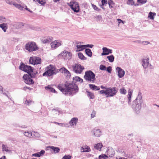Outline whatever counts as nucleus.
I'll return each instance as SVG.
<instances>
[{
  "instance_id": "obj_1",
  "label": "nucleus",
  "mask_w": 159,
  "mask_h": 159,
  "mask_svg": "<svg viewBox=\"0 0 159 159\" xmlns=\"http://www.w3.org/2000/svg\"><path fill=\"white\" fill-rule=\"evenodd\" d=\"M65 86L66 88V94L71 95L77 92L78 90L77 85L73 83L69 84L67 85L65 84Z\"/></svg>"
},
{
  "instance_id": "obj_2",
  "label": "nucleus",
  "mask_w": 159,
  "mask_h": 159,
  "mask_svg": "<svg viewBox=\"0 0 159 159\" xmlns=\"http://www.w3.org/2000/svg\"><path fill=\"white\" fill-rule=\"evenodd\" d=\"M46 71L43 74V76L50 77L56 74L58 72V70H56L55 67L52 65H50L46 67Z\"/></svg>"
},
{
  "instance_id": "obj_3",
  "label": "nucleus",
  "mask_w": 159,
  "mask_h": 159,
  "mask_svg": "<svg viewBox=\"0 0 159 159\" xmlns=\"http://www.w3.org/2000/svg\"><path fill=\"white\" fill-rule=\"evenodd\" d=\"M84 79L87 81L94 83L96 80L95 74L91 70H88L85 72Z\"/></svg>"
},
{
  "instance_id": "obj_4",
  "label": "nucleus",
  "mask_w": 159,
  "mask_h": 159,
  "mask_svg": "<svg viewBox=\"0 0 159 159\" xmlns=\"http://www.w3.org/2000/svg\"><path fill=\"white\" fill-rule=\"evenodd\" d=\"M20 69L28 73L30 75L33 72V69L30 66L25 65L23 63H21L19 67Z\"/></svg>"
},
{
  "instance_id": "obj_5",
  "label": "nucleus",
  "mask_w": 159,
  "mask_h": 159,
  "mask_svg": "<svg viewBox=\"0 0 159 159\" xmlns=\"http://www.w3.org/2000/svg\"><path fill=\"white\" fill-rule=\"evenodd\" d=\"M73 71L76 74H81L84 67L79 64L75 63L72 66Z\"/></svg>"
},
{
  "instance_id": "obj_6",
  "label": "nucleus",
  "mask_w": 159,
  "mask_h": 159,
  "mask_svg": "<svg viewBox=\"0 0 159 159\" xmlns=\"http://www.w3.org/2000/svg\"><path fill=\"white\" fill-rule=\"evenodd\" d=\"M106 95L107 97H111L115 95L116 93L117 90L116 88H107L106 89Z\"/></svg>"
},
{
  "instance_id": "obj_7",
  "label": "nucleus",
  "mask_w": 159,
  "mask_h": 159,
  "mask_svg": "<svg viewBox=\"0 0 159 159\" xmlns=\"http://www.w3.org/2000/svg\"><path fill=\"white\" fill-rule=\"evenodd\" d=\"M25 49L30 52L36 50L37 47L36 44L33 42H29L25 46Z\"/></svg>"
},
{
  "instance_id": "obj_8",
  "label": "nucleus",
  "mask_w": 159,
  "mask_h": 159,
  "mask_svg": "<svg viewBox=\"0 0 159 159\" xmlns=\"http://www.w3.org/2000/svg\"><path fill=\"white\" fill-rule=\"evenodd\" d=\"M29 62L30 64L34 65L40 64L41 63V60L39 57H30Z\"/></svg>"
},
{
  "instance_id": "obj_9",
  "label": "nucleus",
  "mask_w": 159,
  "mask_h": 159,
  "mask_svg": "<svg viewBox=\"0 0 159 159\" xmlns=\"http://www.w3.org/2000/svg\"><path fill=\"white\" fill-rule=\"evenodd\" d=\"M69 6L75 12H77L80 10V7L78 2H71Z\"/></svg>"
},
{
  "instance_id": "obj_10",
  "label": "nucleus",
  "mask_w": 159,
  "mask_h": 159,
  "mask_svg": "<svg viewBox=\"0 0 159 159\" xmlns=\"http://www.w3.org/2000/svg\"><path fill=\"white\" fill-rule=\"evenodd\" d=\"M139 102H138V99L136 98L134 101V104L132 105L133 108L135 109V111H138L141 109V101H139Z\"/></svg>"
},
{
  "instance_id": "obj_11",
  "label": "nucleus",
  "mask_w": 159,
  "mask_h": 159,
  "mask_svg": "<svg viewBox=\"0 0 159 159\" xmlns=\"http://www.w3.org/2000/svg\"><path fill=\"white\" fill-rule=\"evenodd\" d=\"M24 82L26 84L31 85L34 84V82L27 74H25L23 76Z\"/></svg>"
},
{
  "instance_id": "obj_12",
  "label": "nucleus",
  "mask_w": 159,
  "mask_h": 159,
  "mask_svg": "<svg viewBox=\"0 0 159 159\" xmlns=\"http://www.w3.org/2000/svg\"><path fill=\"white\" fill-rule=\"evenodd\" d=\"M61 54L62 56L65 59H69L71 58V54L70 52L65 51L62 52Z\"/></svg>"
},
{
  "instance_id": "obj_13",
  "label": "nucleus",
  "mask_w": 159,
  "mask_h": 159,
  "mask_svg": "<svg viewBox=\"0 0 159 159\" xmlns=\"http://www.w3.org/2000/svg\"><path fill=\"white\" fill-rule=\"evenodd\" d=\"M61 41L55 40L51 43V47L53 49H56L61 45Z\"/></svg>"
},
{
  "instance_id": "obj_14",
  "label": "nucleus",
  "mask_w": 159,
  "mask_h": 159,
  "mask_svg": "<svg viewBox=\"0 0 159 159\" xmlns=\"http://www.w3.org/2000/svg\"><path fill=\"white\" fill-rule=\"evenodd\" d=\"M116 71L118 73V75L120 78H121L124 76L125 75L124 71L122 69L120 68L117 67L116 69Z\"/></svg>"
},
{
  "instance_id": "obj_15",
  "label": "nucleus",
  "mask_w": 159,
  "mask_h": 159,
  "mask_svg": "<svg viewBox=\"0 0 159 159\" xmlns=\"http://www.w3.org/2000/svg\"><path fill=\"white\" fill-rule=\"evenodd\" d=\"M103 52L102 53V55H107L109 53H112L111 50L108 49L106 47H104L102 48Z\"/></svg>"
},
{
  "instance_id": "obj_16",
  "label": "nucleus",
  "mask_w": 159,
  "mask_h": 159,
  "mask_svg": "<svg viewBox=\"0 0 159 159\" xmlns=\"http://www.w3.org/2000/svg\"><path fill=\"white\" fill-rule=\"evenodd\" d=\"M142 66L145 68H147L149 65V63L148 62V58L146 57L145 58L143 59L142 61Z\"/></svg>"
},
{
  "instance_id": "obj_17",
  "label": "nucleus",
  "mask_w": 159,
  "mask_h": 159,
  "mask_svg": "<svg viewBox=\"0 0 159 159\" xmlns=\"http://www.w3.org/2000/svg\"><path fill=\"white\" fill-rule=\"evenodd\" d=\"M78 120V118L77 117L73 118L69 122L70 125L71 126H75Z\"/></svg>"
},
{
  "instance_id": "obj_18",
  "label": "nucleus",
  "mask_w": 159,
  "mask_h": 159,
  "mask_svg": "<svg viewBox=\"0 0 159 159\" xmlns=\"http://www.w3.org/2000/svg\"><path fill=\"white\" fill-rule=\"evenodd\" d=\"M57 88L61 91L63 93L66 94V88H64V85L62 84H59L57 86Z\"/></svg>"
},
{
  "instance_id": "obj_19",
  "label": "nucleus",
  "mask_w": 159,
  "mask_h": 159,
  "mask_svg": "<svg viewBox=\"0 0 159 159\" xmlns=\"http://www.w3.org/2000/svg\"><path fill=\"white\" fill-rule=\"evenodd\" d=\"M59 71L61 73L66 74L68 75H70V72L65 67H62L59 69Z\"/></svg>"
},
{
  "instance_id": "obj_20",
  "label": "nucleus",
  "mask_w": 159,
  "mask_h": 159,
  "mask_svg": "<svg viewBox=\"0 0 159 159\" xmlns=\"http://www.w3.org/2000/svg\"><path fill=\"white\" fill-rule=\"evenodd\" d=\"M49 148H50V149L52 151V152L54 153H57L58 152L60 151V149L58 148L55 147L54 146H49Z\"/></svg>"
},
{
  "instance_id": "obj_21",
  "label": "nucleus",
  "mask_w": 159,
  "mask_h": 159,
  "mask_svg": "<svg viewBox=\"0 0 159 159\" xmlns=\"http://www.w3.org/2000/svg\"><path fill=\"white\" fill-rule=\"evenodd\" d=\"M35 133V132L34 131H33L31 132H25L24 133V134L25 136H27L28 137H34V133Z\"/></svg>"
},
{
  "instance_id": "obj_22",
  "label": "nucleus",
  "mask_w": 159,
  "mask_h": 159,
  "mask_svg": "<svg viewBox=\"0 0 159 159\" xmlns=\"http://www.w3.org/2000/svg\"><path fill=\"white\" fill-rule=\"evenodd\" d=\"M94 134L95 136L98 137L101 134V132L99 129H94Z\"/></svg>"
},
{
  "instance_id": "obj_23",
  "label": "nucleus",
  "mask_w": 159,
  "mask_h": 159,
  "mask_svg": "<svg viewBox=\"0 0 159 159\" xmlns=\"http://www.w3.org/2000/svg\"><path fill=\"white\" fill-rule=\"evenodd\" d=\"M84 45H77L76 46L77 50H76V52H79L81 51H82L85 49Z\"/></svg>"
},
{
  "instance_id": "obj_24",
  "label": "nucleus",
  "mask_w": 159,
  "mask_h": 159,
  "mask_svg": "<svg viewBox=\"0 0 159 159\" xmlns=\"http://www.w3.org/2000/svg\"><path fill=\"white\" fill-rule=\"evenodd\" d=\"M45 89L46 90L52 93L56 92L55 89L53 88H52L50 85H48V86L45 87Z\"/></svg>"
},
{
  "instance_id": "obj_25",
  "label": "nucleus",
  "mask_w": 159,
  "mask_h": 159,
  "mask_svg": "<svg viewBox=\"0 0 159 159\" xmlns=\"http://www.w3.org/2000/svg\"><path fill=\"white\" fill-rule=\"evenodd\" d=\"M0 27L2 28V30L4 32L6 31V30L7 28V24L3 23L0 24Z\"/></svg>"
},
{
  "instance_id": "obj_26",
  "label": "nucleus",
  "mask_w": 159,
  "mask_h": 159,
  "mask_svg": "<svg viewBox=\"0 0 159 159\" xmlns=\"http://www.w3.org/2000/svg\"><path fill=\"white\" fill-rule=\"evenodd\" d=\"M89 86L90 88L93 90H98L100 89V88L99 87L97 86L94 84H90Z\"/></svg>"
},
{
  "instance_id": "obj_27",
  "label": "nucleus",
  "mask_w": 159,
  "mask_h": 159,
  "mask_svg": "<svg viewBox=\"0 0 159 159\" xmlns=\"http://www.w3.org/2000/svg\"><path fill=\"white\" fill-rule=\"evenodd\" d=\"M82 148L83 149L82 152H88L90 151L89 147L86 145L82 147Z\"/></svg>"
},
{
  "instance_id": "obj_28",
  "label": "nucleus",
  "mask_w": 159,
  "mask_h": 159,
  "mask_svg": "<svg viewBox=\"0 0 159 159\" xmlns=\"http://www.w3.org/2000/svg\"><path fill=\"white\" fill-rule=\"evenodd\" d=\"M102 146L103 145L102 143H98V144H95L94 147L96 149L100 151Z\"/></svg>"
},
{
  "instance_id": "obj_29",
  "label": "nucleus",
  "mask_w": 159,
  "mask_h": 159,
  "mask_svg": "<svg viewBox=\"0 0 159 159\" xmlns=\"http://www.w3.org/2000/svg\"><path fill=\"white\" fill-rule=\"evenodd\" d=\"M133 93V91H130V89L129 90V91L128 92V98L129 102L130 101V100L131 98V96L132 95Z\"/></svg>"
},
{
  "instance_id": "obj_30",
  "label": "nucleus",
  "mask_w": 159,
  "mask_h": 159,
  "mask_svg": "<svg viewBox=\"0 0 159 159\" xmlns=\"http://www.w3.org/2000/svg\"><path fill=\"white\" fill-rule=\"evenodd\" d=\"M86 93L88 96L90 98V99H93L94 98V96L93 93L89 91H86Z\"/></svg>"
},
{
  "instance_id": "obj_31",
  "label": "nucleus",
  "mask_w": 159,
  "mask_h": 159,
  "mask_svg": "<svg viewBox=\"0 0 159 159\" xmlns=\"http://www.w3.org/2000/svg\"><path fill=\"white\" fill-rule=\"evenodd\" d=\"M85 52L86 54L89 57H91L92 55V52L90 49L89 48H86L85 49Z\"/></svg>"
},
{
  "instance_id": "obj_32",
  "label": "nucleus",
  "mask_w": 159,
  "mask_h": 159,
  "mask_svg": "<svg viewBox=\"0 0 159 159\" xmlns=\"http://www.w3.org/2000/svg\"><path fill=\"white\" fill-rule=\"evenodd\" d=\"M108 3L110 8H112L115 3L112 0H109L108 1Z\"/></svg>"
},
{
  "instance_id": "obj_33",
  "label": "nucleus",
  "mask_w": 159,
  "mask_h": 159,
  "mask_svg": "<svg viewBox=\"0 0 159 159\" xmlns=\"http://www.w3.org/2000/svg\"><path fill=\"white\" fill-rule=\"evenodd\" d=\"M107 58L108 59L109 62H112L114 61V57L113 56V55H112L107 56Z\"/></svg>"
},
{
  "instance_id": "obj_34",
  "label": "nucleus",
  "mask_w": 159,
  "mask_h": 159,
  "mask_svg": "<svg viewBox=\"0 0 159 159\" xmlns=\"http://www.w3.org/2000/svg\"><path fill=\"white\" fill-rule=\"evenodd\" d=\"M78 56L82 60H84L86 59V58L83 55V54L81 53H78Z\"/></svg>"
},
{
  "instance_id": "obj_35",
  "label": "nucleus",
  "mask_w": 159,
  "mask_h": 159,
  "mask_svg": "<svg viewBox=\"0 0 159 159\" xmlns=\"http://www.w3.org/2000/svg\"><path fill=\"white\" fill-rule=\"evenodd\" d=\"M34 103V102L31 100H26L25 103L28 105H31Z\"/></svg>"
},
{
  "instance_id": "obj_36",
  "label": "nucleus",
  "mask_w": 159,
  "mask_h": 159,
  "mask_svg": "<svg viewBox=\"0 0 159 159\" xmlns=\"http://www.w3.org/2000/svg\"><path fill=\"white\" fill-rule=\"evenodd\" d=\"M34 1L37 2L39 4L43 5L45 3V0H33Z\"/></svg>"
},
{
  "instance_id": "obj_37",
  "label": "nucleus",
  "mask_w": 159,
  "mask_h": 159,
  "mask_svg": "<svg viewBox=\"0 0 159 159\" xmlns=\"http://www.w3.org/2000/svg\"><path fill=\"white\" fill-rule=\"evenodd\" d=\"M52 39H41V41L43 43H46L50 42L52 40Z\"/></svg>"
},
{
  "instance_id": "obj_38",
  "label": "nucleus",
  "mask_w": 159,
  "mask_h": 159,
  "mask_svg": "<svg viewBox=\"0 0 159 159\" xmlns=\"http://www.w3.org/2000/svg\"><path fill=\"white\" fill-rule=\"evenodd\" d=\"M73 79L78 81L80 82L81 83H82L83 82V79L77 76L74 77Z\"/></svg>"
},
{
  "instance_id": "obj_39",
  "label": "nucleus",
  "mask_w": 159,
  "mask_h": 159,
  "mask_svg": "<svg viewBox=\"0 0 159 159\" xmlns=\"http://www.w3.org/2000/svg\"><path fill=\"white\" fill-rule=\"evenodd\" d=\"M155 15H156L155 13H153L152 12H150L148 16L150 19H154L153 16Z\"/></svg>"
},
{
  "instance_id": "obj_40",
  "label": "nucleus",
  "mask_w": 159,
  "mask_h": 159,
  "mask_svg": "<svg viewBox=\"0 0 159 159\" xmlns=\"http://www.w3.org/2000/svg\"><path fill=\"white\" fill-rule=\"evenodd\" d=\"M120 93L122 94H125L126 93V91L124 88L123 87L120 89Z\"/></svg>"
},
{
  "instance_id": "obj_41",
  "label": "nucleus",
  "mask_w": 159,
  "mask_h": 159,
  "mask_svg": "<svg viewBox=\"0 0 159 159\" xmlns=\"http://www.w3.org/2000/svg\"><path fill=\"white\" fill-rule=\"evenodd\" d=\"M2 151H5L6 152H8L9 151L8 150V148L7 146H5L4 144H2Z\"/></svg>"
},
{
  "instance_id": "obj_42",
  "label": "nucleus",
  "mask_w": 159,
  "mask_h": 159,
  "mask_svg": "<svg viewBox=\"0 0 159 159\" xmlns=\"http://www.w3.org/2000/svg\"><path fill=\"white\" fill-rule=\"evenodd\" d=\"M107 157L106 155L103 154L100 155L99 157V159H102V158L105 159Z\"/></svg>"
},
{
  "instance_id": "obj_43",
  "label": "nucleus",
  "mask_w": 159,
  "mask_h": 159,
  "mask_svg": "<svg viewBox=\"0 0 159 159\" xmlns=\"http://www.w3.org/2000/svg\"><path fill=\"white\" fill-rule=\"evenodd\" d=\"M71 156L70 155H65L63 157L62 159H70Z\"/></svg>"
},
{
  "instance_id": "obj_44",
  "label": "nucleus",
  "mask_w": 159,
  "mask_h": 159,
  "mask_svg": "<svg viewBox=\"0 0 159 159\" xmlns=\"http://www.w3.org/2000/svg\"><path fill=\"white\" fill-rule=\"evenodd\" d=\"M127 3L129 5H132L134 4V2L133 0H128Z\"/></svg>"
},
{
  "instance_id": "obj_45",
  "label": "nucleus",
  "mask_w": 159,
  "mask_h": 159,
  "mask_svg": "<svg viewBox=\"0 0 159 159\" xmlns=\"http://www.w3.org/2000/svg\"><path fill=\"white\" fill-rule=\"evenodd\" d=\"M92 7L95 10H96L97 11H98L100 10V9H99L95 5L92 4Z\"/></svg>"
},
{
  "instance_id": "obj_46",
  "label": "nucleus",
  "mask_w": 159,
  "mask_h": 159,
  "mask_svg": "<svg viewBox=\"0 0 159 159\" xmlns=\"http://www.w3.org/2000/svg\"><path fill=\"white\" fill-rule=\"evenodd\" d=\"M100 69L102 70H106V67L103 65H101L100 66Z\"/></svg>"
},
{
  "instance_id": "obj_47",
  "label": "nucleus",
  "mask_w": 159,
  "mask_h": 159,
  "mask_svg": "<svg viewBox=\"0 0 159 159\" xmlns=\"http://www.w3.org/2000/svg\"><path fill=\"white\" fill-rule=\"evenodd\" d=\"M147 1V0H138V2L143 4L145 3Z\"/></svg>"
},
{
  "instance_id": "obj_48",
  "label": "nucleus",
  "mask_w": 159,
  "mask_h": 159,
  "mask_svg": "<svg viewBox=\"0 0 159 159\" xmlns=\"http://www.w3.org/2000/svg\"><path fill=\"white\" fill-rule=\"evenodd\" d=\"M112 70L111 67L109 66L107 67V70L109 73H111Z\"/></svg>"
},
{
  "instance_id": "obj_49",
  "label": "nucleus",
  "mask_w": 159,
  "mask_h": 159,
  "mask_svg": "<svg viewBox=\"0 0 159 159\" xmlns=\"http://www.w3.org/2000/svg\"><path fill=\"white\" fill-rule=\"evenodd\" d=\"M107 91V89L106 90H101L99 91V92L100 94L104 93L106 95V92Z\"/></svg>"
},
{
  "instance_id": "obj_50",
  "label": "nucleus",
  "mask_w": 159,
  "mask_h": 159,
  "mask_svg": "<svg viewBox=\"0 0 159 159\" xmlns=\"http://www.w3.org/2000/svg\"><path fill=\"white\" fill-rule=\"evenodd\" d=\"M107 3V0H102V6H104L105 4Z\"/></svg>"
},
{
  "instance_id": "obj_51",
  "label": "nucleus",
  "mask_w": 159,
  "mask_h": 159,
  "mask_svg": "<svg viewBox=\"0 0 159 159\" xmlns=\"http://www.w3.org/2000/svg\"><path fill=\"white\" fill-rule=\"evenodd\" d=\"M96 114V112L94 111H93L92 113L91 114V117L92 118H93L95 117V114Z\"/></svg>"
},
{
  "instance_id": "obj_52",
  "label": "nucleus",
  "mask_w": 159,
  "mask_h": 159,
  "mask_svg": "<svg viewBox=\"0 0 159 159\" xmlns=\"http://www.w3.org/2000/svg\"><path fill=\"white\" fill-rule=\"evenodd\" d=\"M45 151L43 150H41L40 152H39V154L40 155V156H41L42 155H43L45 153Z\"/></svg>"
},
{
  "instance_id": "obj_53",
  "label": "nucleus",
  "mask_w": 159,
  "mask_h": 159,
  "mask_svg": "<svg viewBox=\"0 0 159 159\" xmlns=\"http://www.w3.org/2000/svg\"><path fill=\"white\" fill-rule=\"evenodd\" d=\"M33 156L37 157H40V156L39 153V152L37 153L33 154Z\"/></svg>"
},
{
  "instance_id": "obj_54",
  "label": "nucleus",
  "mask_w": 159,
  "mask_h": 159,
  "mask_svg": "<svg viewBox=\"0 0 159 159\" xmlns=\"http://www.w3.org/2000/svg\"><path fill=\"white\" fill-rule=\"evenodd\" d=\"M117 20L118 21V23L119 24H120L121 22L123 23V24L124 23V22L123 20H122L120 19H117Z\"/></svg>"
},
{
  "instance_id": "obj_55",
  "label": "nucleus",
  "mask_w": 159,
  "mask_h": 159,
  "mask_svg": "<svg viewBox=\"0 0 159 159\" xmlns=\"http://www.w3.org/2000/svg\"><path fill=\"white\" fill-rule=\"evenodd\" d=\"M18 8L19 9L22 10L23 9V7L22 6H21L20 5H19V6H18Z\"/></svg>"
},
{
  "instance_id": "obj_56",
  "label": "nucleus",
  "mask_w": 159,
  "mask_h": 159,
  "mask_svg": "<svg viewBox=\"0 0 159 159\" xmlns=\"http://www.w3.org/2000/svg\"><path fill=\"white\" fill-rule=\"evenodd\" d=\"M3 92V88L0 85V93Z\"/></svg>"
},
{
  "instance_id": "obj_57",
  "label": "nucleus",
  "mask_w": 159,
  "mask_h": 159,
  "mask_svg": "<svg viewBox=\"0 0 159 159\" xmlns=\"http://www.w3.org/2000/svg\"><path fill=\"white\" fill-rule=\"evenodd\" d=\"M13 5L16 8H17L18 6H19V5L18 4L16 3H13Z\"/></svg>"
},
{
  "instance_id": "obj_58",
  "label": "nucleus",
  "mask_w": 159,
  "mask_h": 159,
  "mask_svg": "<svg viewBox=\"0 0 159 159\" xmlns=\"http://www.w3.org/2000/svg\"><path fill=\"white\" fill-rule=\"evenodd\" d=\"M84 46H85V49L86 48L89 47V44L84 45Z\"/></svg>"
},
{
  "instance_id": "obj_59",
  "label": "nucleus",
  "mask_w": 159,
  "mask_h": 159,
  "mask_svg": "<svg viewBox=\"0 0 159 159\" xmlns=\"http://www.w3.org/2000/svg\"><path fill=\"white\" fill-rule=\"evenodd\" d=\"M96 18H97L98 19H101V17L100 16V15H98L97 16H96Z\"/></svg>"
},
{
  "instance_id": "obj_60",
  "label": "nucleus",
  "mask_w": 159,
  "mask_h": 159,
  "mask_svg": "<svg viewBox=\"0 0 159 159\" xmlns=\"http://www.w3.org/2000/svg\"><path fill=\"white\" fill-rule=\"evenodd\" d=\"M101 88L102 89H105V90H106V89H107V88L103 87V86L102 85L101 86Z\"/></svg>"
},
{
  "instance_id": "obj_61",
  "label": "nucleus",
  "mask_w": 159,
  "mask_h": 159,
  "mask_svg": "<svg viewBox=\"0 0 159 159\" xmlns=\"http://www.w3.org/2000/svg\"><path fill=\"white\" fill-rule=\"evenodd\" d=\"M0 159H6V157L5 156H4L2 157Z\"/></svg>"
},
{
  "instance_id": "obj_62",
  "label": "nucleus",
  "mask_w": 159,
  "mask_h": 159,
  "mask_svg": "<svg viewBox=\"0 0 159 159\" xmlns=\"http://www.w3.org/2000/svg\"><path fill=\"white\" fill-rule=\"evenodd\" d=\"M93 45H92V44L89 45V48H92L93 47Z\"/></svg>"
},
{
  "instance_id": "obj_63",
  "label": "nucleus",
  "mask_w": 159,
  "mask_h": 159,
  "mask_svg": "<svg viewBox=\"0 0 159 159\" xmlns=\"http://www.w3.org/2000/svg\"><path fill=\"white\" fill-rule=\"evenodd\" d=\"M55 2H57L59 1L60 0H53Z\"/></svg>"
},
{
  "instance_id": "obj_64",
  "label": "nucleus",
  "mask_w": 159,
  "mask_h": 159,
  "mask_svg": "<svg viewBox=\"0 0 159 159\" xmlns=\"http://www.w3.org/2000/svg\"><path fill=\"white\" fill-rule=\"evenodd\" d=\"M26 88L27 89H29L30 88H29V87H26Z\"/></svg>"
}]
</instances>
